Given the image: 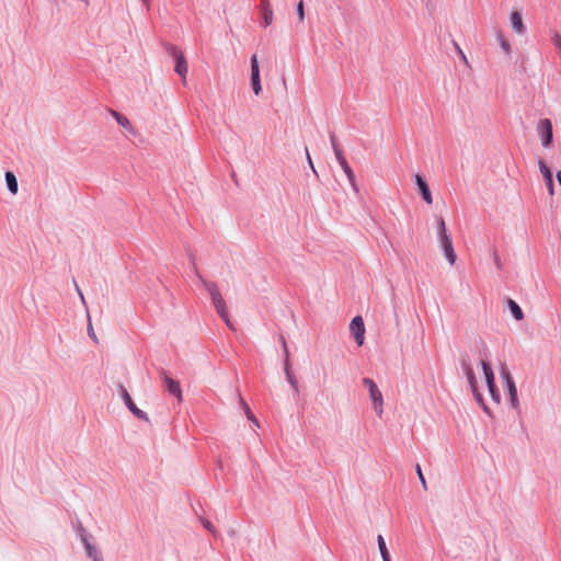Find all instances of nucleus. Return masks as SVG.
<instances>
[{
    "instance_id": "obj_23",
    "label": "nucleus",
    "mask_w": 561,
    "mask_h": 561,
    "mask_svg": "<svg viewBox=\"0 0 561 561\" xmlns=\"http://www.w3.org/2000/svg\"><path fill=\"white\" fill-rule=\"evenodd\" d=\"M497 41H499V44H500L501 48L505 53V55L510 56L511 51H512V48H511L510 43L506 41V38L502 34H499L497 35Z\"/></svg>"
},
{
    "instance_id": "obj_16",
    "label": "nucleus",
    "mask_w": 561,
    "mask_h": 561,
    "mask_svg": "<svg viewBox=\"0 0 561 561\" xmlns=\"http://www.w3.org/2000/svg\"><path fill=\"white\" fill-rule=\"evenodd\" d=\"M415 183L417 185V188H419L423 199L428 205L433 204V197H432L431 191L428 188V185L420 174L415 175Z\"/></svg>"
},
{
    "instance_id": "obj_9",
    "label": "nucleus",
    "mask_w": 561,
    "mask_h": 561,
    "mask_svg": "<svg viewBox=\"0 0 561 561\" xmlns=\"http://www.w3.org/2000/svg\"><path fill=\"white\" fill-rule=\"evenodd\" d=\"M251 85L255 95H259L262 91L261 79H260V65L257 56L254 54L251 57Z\"/></svg>"
},
{
    "instance_id": "obj_26",
    "label": "nucleus",
    "mask_w": 561,
    "mask_h": 561,
    "mask_svg": "<svg viewBox=\"0 0 561 561\" xmlns=\"http://www.w3.org/2000/svg\"><path fill=\"white\" fill-rule=\"evenodd\" d=\"M297 15L300 22L305 21V9H304V1L300 0L297 4Z\"/></svg>"
},
{
    "instance_id": "obj_19",
    "label": "nucleus",
    "mask_w": 561,
    "mask_h": 561,
    "mask_svg": "<svg viewBox=\"0 0 561 561\" xmlns=\"http://www.w3.org/2000/svg\"><path fill=\"white\" fill-rule=\"evenodd\" d=\"M340 165H341L342 170L344 171L345 175L347 176V180H348L351 186L353 187V190L357 191L355 174H354L353 170L351 169V167L348 165L347 161H342V164H340Z\"/></svg>"
},
{
    "instance_id": "obj_30",
    "label": "nucleus",
    "mask_w": 561,
    "mask_h": 561,
    "mask_svg": "<svg viewBox=\"0 0 561 561\" xmlns=\"http://www.w3.org/2000/svg\"><path fill=\"white\" fill-rule=\"evenodd\" d=\"M243 404H244V408H245V412H247L248 419L251 420L256 425H259L257 420L253 416V414L251 413L249 407L245 403H243Z\"/></svg>"
},
{
    "instance_id": "obj_28",
    "label": "nucleus",
    "mask_w": 561,
    "mask_h": 561,
    "mask_svg": "<svg viewBox=\"0 0 561 561\" xmlns=\"http://www.w3.org/2000/svg\"><path fill=\"white\" fill-rule=\"evenodd\" d=\"M306 158H307V162H308L310 169L312 170L313 174L318 175V172L313 165V162H312V159H311L308 148H306Z\"/></svg>"
},
{
    "instance_id": "obj_24",
    "label": "nucleus",
    "mask_w": 561,
    "mask_h": 561,
    "mask_svg": "<svg viewBox=\"0 0 561 561\" xmlns=\"http://www.w3.org/2000/svg\"><path fill=\"white\" fill-rule=\"evenodd\" d=\"M285 374H286V378H287V381L294 387V388H297V382L293 376V373H291V368H290V364H289V360H286L285 363Z\"/></svg>"
},
{
    "instance_id": "obj_34",
    "label": "nucleus",
    "mask_w": 561,
    "mask_h": 561,
    "mask_svg": "<svg viewBox=\"0 0 561 561\" xmlns=\"http://www.w3.org/2000/svg\"><path fill=\"white\" fill-rule=\"evenodd\" d=\"M557 180L561 186V170L557 172Z\"/></svg>"
},
{
    "instance_id": "obj_6",
    "label": "nucleus",
    "mask_w": 561,
    "mask_h": 561,
    "mask_svg": "<svg viewBox=\"0 0 561 561\" xmlns=\"http://www.w3.org/2000/svg\"><path fill=\"white\" fill-rule=\"evenodd\" d=\"M480 367H481V371H482L483 378L485 380V383L488 386L489 393H490L492 400L499 404L501 402V394L495 386L494 373L492 370V367L485 360L480 362Z\"/></svg>"
},
{
    "instance_id": "obj_29",
    "label": "nucleus",
    "mask_w": 561,
    "mask_h": 561,
    "mask_svg": "<svg viewBox=\"0 0 561 561\" xmlns=\"http://www.w3.org/2000/svg\"><path fill=\"white\" fill-rule=\"evenodd\" d=\"M282 344H283V350H284L285 362L289 360V351L287 348V344H286V341L284 337H282Z\"/></svg>"
},
{
    "instance_id": "obj_32",
    "label": "nucleus",
    "mask_w": 561,
    "mask_h": 561,
    "mask_svg": "<svg viewBox=\"0 0 561 561\" xmlns=\"http://www.w3.org/2000/svg\"><path fill=\"white\" fill-rule=\"evenodd\" d=\"M88 333H89L90 337H92L94 341H96V335H95L91 324H89V327H88Z\"/></svg>"
},
{
    "instance_id": "obj_22",
    "label": "nucleus",
    "mask_w": 561,
    "mask_h": 561,
    "mask_svg": "<svg viewBox=\"0 0 561 561\" xmlns=\"http://www.w3.org/2000/svg\"><path fill=\"white\" fill-rule=\"evenodd\" d=\"M5 182H7V185H8V190L12 193V194H16L18 193V180L15 178V175L8 171L5 173Z\"/></svg>"
},
{
    "instance_id": "obj_14",
    "label": "nucleus",
    "mask_w": 561,
    "mask_h": 561,
    "mask_svg": "<svg viewBox=\"0 0 561 561\" xmlns=\"http://www.w3.org/2000/svg\"><path fill=\"white\" fill-rule=\"evenodd\" d=\"M260 11L262 16V23L264 27L270 26L274 21L273 9L268 0H261Z\"/></svg>"
},
{
    "instance_id": "obj_18",
    "label": "nucleus",
    "mask_w": 561,
    "mask_h": 561,
    "mask_svg": "<svg viewBox=\"0 0 561 561\" xmlns=\"http://www.w3.org/2000/svg\"><path fill=\"white\" fill-rule=\"evenodd\" d=\"M505 302H506V306H507L512 317L516 321H522L525 316H524V312H523L522 308L519 307V305L512 298H507Z\"/></svg>"
},
{
    "instance_id": "obj_13",
    "label": "nucleus",
    "mask_w": 561,
    "mask_h": 561,
    "mask_svg": "<svg viewBox=\"0 0 561 561\" xmlns=\"http://www.w3.org/2000/svg\"><path fill=\"white\" fill-rule=\"evenodd\" d=\"M538 167H539L540 173L542 174V176L545 179L549 195L553 196L554 195V185H553L552 172H551L550 168L542 160H538Z\"/></svg>"
},
{
    "instance_id": "obj_31",
    "label": "nucleus",
    "mask_w": 561,
    "mask_h": 561,
    "mask_svg": "<svg viewBox=\"0 0 561 561\" xmlns=\"http://www.w3.org/2000/svg\"><path fill=\"white\" fill-rule=\"evenodd\" d=\"M203 525L210 533H213V534L215 533V528H214L213 524L209 520H204Z\"/></svg>"
},
{
    "instance_id": "obj_5",
    "label": "nucleus",
    "mask_w": 561,
    "mask_h": 561,
    "mask_svg": "<svg viewBox=\"0 0 561 561\" xmlns=\"http://www.w3.org/2000/svg\"><path fill=\"white\" fill-rule=\"evenodd\" d=\"M363 385L368 390L369 399L371 401L375 413L378 416H381L383 413V398L381 391L379 390L375 381L370 378H364Z\"/></svg>"
},
{
    "instance_id": "obj_10",
    "label": "nucleus",
    "mask_w": 561,
    "mask_h": 561,
    "mask_svg": "<svg viewBox=\"0 0 561 561\" xmlns=\"http://www.w3.org/2000/svg\"><path fill=\"white\" fill-rule=\"evenodd\" d=\"M122 398L128 408V410L139 420H144L146 422H149L148 414L144 412L142 410L138 409L136 404L134 403L131 397L129 396L128 391L125 388H122Z\"/></svg>"
},
{
    "instance_id": "obj_3",
    "label": "nucleus",
    "mask_w": 561,
    "mask_h": 561,
    "mask_svg": "<svg viewBox=\"0 0 561 561\" xmlns=\"http://www.w3.org/2000/svg\"><path fill=\"white\" fill-rule=\"evenodd\" d=\"M462 370H463V374L467 378V381L470 386V389L473 393V397L477 401V403L483 409V411L485 413H488L489 415H491V412L489 410V408L486 407V404L484 403V400H483V397H482V393L480 392V389H479V379L473 367L463 362L462 363Z\"/></svg>"
},
{
    "instance_id": "obj_11",
    "label": "nucleus",
    "mask_w": 561,
    "mask_h": 561,
    "mask_svg": "<svg viewBox=\"0 0 561 561\" xmlns=\"http://www.w3.org/2000/svg\"><path fill=\"white\" fill-rule=\"evenodd\" d=\"M172 56L175 59V72L185 81L188 68L183 53L178 48H173Z\"/></svg>"
},
{
    "instance_id": "obj_25",
    "label": "nucleus",
    "mask_w": 561,
    "mask_h": 561,
    "mask_svg": "<svg viewBox=\"0 0 561 561\" xmlns=\"http://www.w3.org/2000/svg\"><path fill=\"white\" fill-rule=\"evenodd\" d=\"M331 140H332V147H333V150H334V153H335V158H336L339 164H342V161H346V159L343 156L342 150L335 144L334 137H332Z\"/></svg>"
},
{
    "instance_id": "obj_35",
    "label": "nucleus",
    "mask_w": 561,
    "mask_h": 561,
    "mask_svg": "<svg viewBox=\"0 0 561 561\" xmlns=\"http://www.w3.org/2000/svg\"><path fill=\"white\" fill-rule=\"evenodd\" d=\"M142 2L145 3V5H146L147 8H149V0H142Z\"/></svg>"
},
{
    "instance_id": "obj_20",
    "label": "nucleus",
    "mask_w": 561,
    "mask_h": 561,
    "mask_svg": "<svg viewBox=\"0 0 561 561\" xmlns=\"http://www.w3.org/2000/svg\"><path fill=\"white\" fill-rule=\"evenodd\" d=\"M377 543L382 561H388L390 559V553L381 535L377 536Z\"/></svg>"
},
{
    "instance_id": "obj_15",
    "label": "nucleus",
    "mask_w": 561,
    "mask_h": 561,
    "mask_svg": "<svg viewBox=\"0 0 561 561\" xmlns=\"http://www.w3.org/2000/svg\"><path fill=\"white\" fill-rule=\"evenodd\" d=\"M163 381L167 390L171 394L175 396L179 401H182V390L180 383L165 374H163Z\"/></svg>"
},
{
    "instance_id": "obj_12",
    "label": "nucleus",
    "mask_w": 561,
    "mask_h": 561,
    "mask_svg": "<svg viewBox=\"0 0 561 561\" xmlns=\"http://www.w3.org/2000/svg\"><path fill=\"white\" fill-rule=\"evenodd\" d=\"M510 23L512 26V30L516 35H524L526 33V26L523 22L522 13L517 10L512 11L510 14Z\"/></svg>"
},
{
    "instance_id": "obj_21",
    "label": "nucleus",
    "mask_w": 561,
    "mask_h": 561,
    "mask_svg": "<svg viewBox=\"0 0 561 561\" xmlns=\"http://www.w3.org/2000/svg\"><path fill=\"white\" fill-rule=\"evenodd\" d=\"M111 114L116 119L117 124L121 125L123 128L128 129V130L133 129L131 124L126 116L119 114L116 111H111Z\"/></svg>"
},
{
    "instance_id": "obj_33",
    "label": "nucleus",
    "mask_w": 561,
    "mask_h": 561,
    "mask_svg": "<svg viewBox=\"0 0 561 561\" xmlns=\"http://www.w3.org/2000/svg\"><path fill=\"white\" fill-rule=\"evenodd\" d=\"M457 49H458L459 55L461 56V59H462L465 62H467V57H466L465 53H463V51L461 50V48H460V47H458V46H457Z\"/></svg>"
},
{
    "instance_id": "obj_17",
    "label": "nucleus",
    "mask_w": 561,
    "mask_h": 561,
    "mask_svg": "<svg viewBox=\"0 0 561 561\" xmlns=\"http://www.w3.org/2000/svg\"><path fill=\"white\" fill-rule=\"evenodd\" d=\"M81 540L88 557L91 558L93 561H102V556L100 551L96 549V547H94L85 536H82Z\"/></svg>"
},
{
    "instance_id": "obj_4",
    "label": "nucleus",
    "mask_w": 561,
    "mask_h": 561,
    "mask_svg": "<svg viewBox=\"0 0 561 561\" xmlns=\"http://www.w3.org/2000/svg\"><path fill=\"white\" fill-rule=\"evenodd\" d=\"M501 377L504 380V386L511 408L516 412H520V402L518 399L517 388L510 370L507 368H503L501 371Z\"/></svg>"
},
{
    "instance_id": "obj_1",
    "label": "nucleus",
    "mask_w": 561,
    "mask_h": 561,
    "mask_svg": "<svg viewBox=\"0 0 561 561\" xmlns=\"http://www.w3.org/2000/svg\"><path fill=\"white\" fill-rule=\"evenodd\" d=\"M436 230L439 248L446 261L454 265L457 261V255L453 247L451 237L447 232L446 224L442 216H436Z\"/></svg>"
},
{
    "instance_id": "obj_8",
    "label": "nucleus",
    "mask_w": 561,
    "mask_h": 561,
    "mask_svg": "<svg viewBox=\"0 0 561 561\" xmlns=\"http://www.w3.org/2000/svg\"><path fill=\"white\" fill-rule=\"evenodd\" d=\"M350 331L353 334L356 344L362 346L365 340V324L360 316H356L352 319L350 323Z\"/></svg>"
},
{
    "instance_id": "obj_27",
    "label": "nucleus",
    "mask_w": 561,
    "mask_h": 561,
    "mask_svg": "<svg viewBox=\"0 0 561 561\" xmlns=\"http://www.w3.org/2000/svg\"><path fill=\"white\" fill-rule=\"evenodd\" d=\"M416 473H417V477L420 479V482L423 486L424 490H427V484H426V480L423 476V472H422V469H421V466L420 465H416Z\"/></svg>"
},
{
    "instance_id": "obj_7",
    "label": "nucleus",
    "mask_w": 561,
    "mask_h": 561,
    "mask_svg": "<svg viewBox=\"0 0 561 561\" xmlns=\"http://www.w3.org/2000/svg\"><path fill=\"white\" fill-rule=\"evenodd\" d=\"M537 134L543 148H549L553 140L552 123L548 118H542L537 124Z\"/></svg>"
},
{
    "instance_id": "obj_2",
    "label": "nucleus",
    "mask_w": 561,
    "mask_h": 561,
    "mask_svg": "<svg viewBox=\"0 0 561 561\" xmlns=\"http://www.w3.org/2000/svg\"><path fill=\"white\" fill-rule=\"evenodd\" d=\"M201 279H202L204 287L208 291V294L211 298V301L216 308V311L218 312L220 318L225 321L227 327L234 330V327H233L232 322L230 321V318L228 314V309H227L226 302H225L217 285L215 283L208 282L206 279H203V278H201Z\"/></svg>"
}]
</instances>
